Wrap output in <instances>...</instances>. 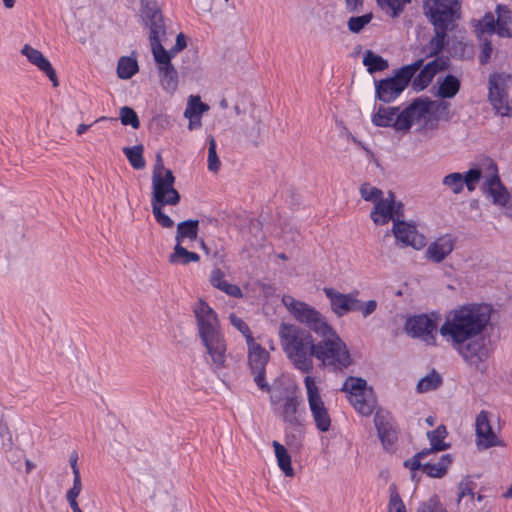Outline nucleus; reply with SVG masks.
Segmentation results:
<instances>
[{
    "mask_svg": "<svg viewBox=\"0 0 512 512\" xmlns=\"http://www.w3.org/2000/svg\"><path fill=\"white\" fill-rule=\"evenodd\" d=\"M392 232L396 240L404 246L420 250L426 245V238L417 231L416 227L402 219L395 220Z\"/></svg>",
    "mask_w": 512,
    "mask_h": 512,
    "instance_id": "18",
    "label": "nucleus"
},
{
    "mask_svg": "<svg viewBox=\"0 0 512 512\" xmlns=\"http://www.w3.org/2000/svg\"><path fill=\"white\" fill-rule=\"evenodd\" d=\"M233 111L237 116H249L254 120V106L251 95L248 92L244 91L237 94L233 106Z\"/></svg>",
    "mask_w": 512,
    "mask_h": 512,
    "instance_id": "36",
    "label": "nucleus"
},
{
    "mask_svg": "<svg viewBox=\"0 0 512 512\" xmlns=\"http://www.w3.org/2000/svg\"><path fill=\"white\" fill-rule=\"evenodd\" d=\"M461 8V0H424V14L434 28V35L427 45L429 55L439 54L448 44L447 33L456 27Z\"/></svg>",
    "mask_w": 512,
    "mask_h": 512,
    "instance_id": "2",
    "label": "nucleus"
},
{
    "mask_svg": "<svg viewBox=\"0 0 512 512\" xmlns=\"http://www.w3.org/2000/svg\"><path fill=\"white\" fill-rule=\"evenodd\" d=\"M123 153L127 157L130 165L134 169H143L145 167V160L143 158V146L136 145L133 147L123 148Z\"/></svg>",
    "mask_w": 512,
    "mask_h": 512,
    "instance_id": "40",
    "label": "nucleus"
},
{
    "mask_svg": "<svg viewBox=\"0 0 512 512\" xmlns=\"http://www.w3.org/2000/svg\"><path fill=\"white\" fill-rule=\"evenodd\" d=\"M454 245V240L450 235H443L427 247L425 258L433 263H441L452 253Z\"/></svg>",
    "mask_w": 512,
    "mask_h": 512,
    "instance_id": "24",
    "label": "nucleus"
},
{
    "mask_svg": "<svg viewBox=\"0 0 512 512\" xmlns=\"http://www.w3.org/2000/svg\"><path fill=\"white\" fill-rule=\"evenodd\" d=\"M446 436L447 430L444 425H439L435 430L427 432V437L431 445V448L428 449L430 450V454L449 448V444L444 441Z\"/></svg>",
    "mask_w": 512,
    "mask_h": 512,
    "instance_id": "33",
    "label": "nucleus"
},
{
    "mask_svg": "<svg viewBox=\"0 0 512 512\" xmlns=\"http://www.w3.org/2000/svg\"><path fill=\"white\" fill-rule=\"evenodd\" d=\"M21 54L27 58L30 64L36 66L41 72H43L52 82L54 87L58 86L56 72L50 61L41 51L33 48L29 44H25L21 49Z\"/></svg>",
    "mask_w": 512,
    "mask_h": 512,
    "instance_id": "21",
    "label": "nucleus"
},
{
    "mask_svg": "<svg viewBox=\"0 0 512 512\" xmlns=\"http://www.w3.org/2000/svg\"><path fill=\"white\" fill-rule=\"evenodd\" d=\"M381 9L390 14L391 17H398L404 10V7L411 2V0H376Z\"/></svg>",
    "mask_w": 512,
    "mask_h": 512,
    "instance_id": "42",
    "label": "nucleus"
},
{
    "mask_svg": "<svg viewBox=\"0 0 512 512\" xmlns=\"http://www.w3.org/2000/svg\"><path fill=\"white\" fill-rule=\"evenodd\" d=\"M483 192L492 198L494 205L505 208V215L512 219V201L510 202V194L503 186L496 169L493 175L488 177L483 185Z\"/></svg>",
    "mask_w": 512,
    "mask_h": 512,
    "instance_id": "17",
    "label": "nucleus"
},
{
    "mask_svg": "<svg viewBox=\"0 0 512 512\" xmlns=\"http://www.w3.org/2000/svg\"><path fill=\"white\" fill-rule=\"evenodd\" d=\"M422 60L400 68L394 77L376 82V96L379 100L389 103L396 99L406 88L411 78L421 68Z\"/></svg>",
    "mask_w": 512,
    "mask_h": 512,
    "instance_id": "7",
    "label": "nucleus"
},
{
    "mask_svg": "<svg viewBox=\"0 0 512 512\" xmlns=\"http://www.w3.org/2000/svg\"><path fill=\"white\" fill-rule=\"evenodd\" d=\"M210 282L213 287L224 291V274L219 268H215L211 272Z\"/></svg>",
    "mask_w": 512,
    "mask_h": 512,
    "instance_id": "60",
    "label": "nucleus"
},
{
    "mask_svg": "<svg viewBox=\"0 0 512 512\" xmlns=\"http://www.w3.org/2000/svg\"><path fill=\"white\" fill-rule=\"evenodd\" d=\"M175 177L168 171L164 177H152L151 204L171 205L179 203L180 195L174 188Z\"/></svg>",
    "mask_w": 512,
    "mask_h": 512,
    "instance_id": "13",
    "label": "nucleus"
},
{
    "mask_svg": "<svg viewBox=\"0 0 512 512\" xmlns=\"http://www.w3.org/2000/svg\"><path fill=\"white\" fill-rule=\"evenodd\" d=\"M512 76L507 73H492L488 78V101L497 115H512V99L508 94Z\"/></svg>",
    "mask_w": 512,
    "mask_h": 512,
    "instance_id": "9",
    "label": "nucleus"
},
{
    "mask_svg": "<svg viewBox=\"0 0 512 512\" xmlns=\"http://www.w3.org/2000/svg\"><path fill=\"white\" fill-rule=\"evenodd\" d=\"M474 32L478 39L487 34L496 33V18L491 12H487L480 20L474 25Z\"/></svg>",
    "mask_w": 512,
    "mask_h": 512,
    "instance_id": "38",
    "label": "nucleus"
},
{
    "mask_svg": "<svg viewBox=\"0 0 512 512\" xmlns=\"http://www.w3.org/2000/svg\"><path fill=\"white\" fill-rule=\"evenodd\" d=\"M318 336L321 339L315 342L313 357L319 360L323 366L343 369L351 365V356L345 342L331 326Z\"/></svg>",
    "mask_w": 512,
    "mask_h": 512,
    "instance_id": "6",
    "label": "nucleus"
},
{
    "mask_svg": "<svg viewBox=\"0 0 512 512\" xmlns=\"http://www.w3.org/2000/svg\"><path fill=\"white\" fill-rule=\"evenodd\" d=\"M413 124L418 125L419 131L437 128V119L430 116L425 100H415L408 107L400 110V119L396 122V130L406 133Z\"/></svg>",
    "mask_w": 512,
    "mask_h": 512,
    "instance_id": "10",
    "label": "nucleus"
},
{
    "mask_svg": "<svg viewBox=\"0 0 512 512\" xmlns=\"http://www.w3.org/2000/svg\"><path fill=\"white\" fill-rule=\"evenodd\" d=\"M442 184L450 189L454 194H459L463 191V174L454 172L446 175L442 179Z\"/></svg>",
    "mask_w": 512,
    "mask_h": 512,
    "instance_id": "46",
    "label": "nucleus"
},
{
    "mask_svg": "<svg viewBox=\"0 0 512 512\" xmlns=\"http://www.w3.org/2000/svg\"><path fill=\"white\" fill-rule=\"evenodd\" d=\"M278 336L280 345L290 362L300 371L308 373L313 369L315 340L309 331L296 324L282 322Z\"/></svg>",
    "mask_w": 512,
    "mask_h": 512,
    "instance_id": "4",
    "label": "nucleus"
},
{
    "mask_svg": "<svg viewBox=\"0 0 512 512\" xmlns=\"http://www.w3.org/2000/svg\"><path fill=\"white\" fill-rule=\"evenodd\" d=\"M81 490H82V483H81L80 475H77V473H75L74 479H73V486L71 489L68 490L67 495H66L67 500H76L77 497L79 496Z\"/></svg>",
    "mask_w": 512,
    "mask_h": 512,
    "instance_id": "59",
    "label": "nucleus"
},
{
    "mask_svg": "<svg viewBox=\"0 0 512 512\" xmlns=\"http://www.w3.org/2000/svg\"><path fill=\"white\" fill-rule=\"evenodd\" d=\"M449 60L447 58H436L426 64L419 74L413 80V87L417 91L425 89L433 80L434 76L448 67Z\"/></svg>",
    "mask_w": 512,
    "mask_h": 512,
    "instance_id": "23",
    "label": "nucleus"
},
{
    "mask_svg": "<svg viewBox=\"0 0 512 512\" xmlns=\"http://www.w3.org/2000/svg\"><path fill=\"white\" fill-rule=\"evenodd\" d=\"M249 350V364L254 374V381L262 391L268 392L270 387L265 381V366L269 359V353L260 344L253 340L247 343Z\"/></svg>",
    "mask_w": 512,
    "mask_h": 512,
    "instance_id": "16",
    "label": "nucleus"
},
{
    "mask_svg": "<svg viewBox=\"0 0 512 512\" xmlns=\"http://www.w3.org/2000/svg\"><path fill=\"white\" fill-rule=\"evenodd\" d=\"M372 17L371 13L351 17L347 23L349 30L353 33H359L368 23H370Z\"/></svg>",
    "mask_w": 512,
    "mask_h": 512,
    "instance_id": "51",
    "label": "nucleus"
},
{
    "mask_svg": "<svg viewBox=\"0 0 512 512\" xmlns=\"http://www.w3.org/2000/svg\"><path fill=\"white\" fill-rule=\"evenodd\" d=\"M357 307H359V308L356 309V311L361 312L363 317L366 318L367 316H369L376 310L377 302L375 300H369L368 302L363 303L358 299Z\"/></svg>",
    "mask_w": 512,
    "mask_h": 512,
    "instance_id": "61",
    "label": "nucleus"
},
{
    "mask_svg": "<svg viewBox=\"0 0 512 512\" xmlns=\"http://www.w3.org/2000/svg\"><path fill=\"white\" fill-rule=\"evenodd\" d=\"M220 168V161L216 153V143L213 138L210 139L208 149V169L217 172Z\"/></svg>",
    "mask_w": 512,
    "mask_h": 512,
    "instance_id": "56",
    "label": "nucleus"
},
{
    "mask_svg": "<svg viewBox=\"0 0 512 512\" xmlns=\"http://www.w3.org/2000/svg\"><path fill=\"white\" fill-rule=\"evenodd\" d=\"M490 321L486 307L465 305L446 314L439 333L466 365L480 370L490 356L483 332Z\"/></svg>",
    "mask_w": 512,
    "mask_h": 512,
    "instance_id": "1",
    "label": "nucleus"
},
{
    "mask_svg": "<svg viewBox=\"0 0 512 512\" xmlns=\"http://www.w3.org/2000/svg\"><path fill=\"white\" fill-rule=\"evenodd\" d=\"M442 383L441 376L433 371L430 374L423 377L417 384V391L419 393H425L437 389Z\"/></svg>",
    "mask_w": 512,
    "mask_h": 512,
    "instance_id": "43",
    "label": "nucleus"
},
{
    "mask_svg": "<svg viewBox=\"0 0 512 512\" xmlns=\"http://www.w3.org/2000/svg\"><path fill=\"white\" fill-rule=\"evenodd\" d=\"M378 436L385 449H389L397 440V432L388 413L377 412L374 417Z\"/></svg>",
    "mask_w": 512,
    "mask_h": 512,
    "instance_id": "25",
    "label": "nucleus"
},
{
    "mask_svg": "<svg viewBox=\"0 0 512 512\" xmlns=\"http://www.w3.org/2000/svg\"><path fill=\"white\" fill-rule=\"evenodd\" d=\"M186 47V39L182 33L177 35L175 46L171 49L174 55Z\"/></svg>",
    "mask_w": 512,
    "mask_h": 512,
    "instance_id": "64",
    "label": "nucleus"
},
{
    "mask_svg": "<svg viewBox=\"0 0 512 512\" xmlns=\"http://www.w3.org/2000/svg\"><path fill=\"white\" fill-rule=\"evenodd\" d=\"M390 499L388 512H406L405 505L403 504L395 486H391L390 489Z\"/></svg>",
    "mask_w": 512,
    "mask_h": 512,
    "instance_id": "54",
    "label": "nucleus"
},
{
    "mask_svg": "<svg viewBox=\"0 0 512 512\" xmlns=\"http://www.w3.org/2000/svg\"><path fill=\"white\" fill-rule=\"evenodd\" d=\"M170 171L169 169L164 168L163 160L160 154H157L156 164L154 166L152 177H164L166 173Z\"/></svg>",
    "mask_w": 512,
    "mask_h": 512,
    "instance_id": "62",
    "label": "nucleus"
},
{
    "mask_svg": "<svg viewBox=\"0 0 512 512\" xmlns=\"http://www.w3.org/2000/svg\"><path fill=\"white\" fill-rule=\"evenodd\" d=\"M226 295H229V296L235 297V298L243 297L242 290L239 286L234 285V284H228V283H226Z\"/></svg>",
    "mask_w": 512,
    "mask_h": 512,
    "instance_id": "63",
    "label": "nucleus"
},
{
    "mask_svg": "<svg viewBox=\"0 0 512 512\" xmlns=\"http://www.w3.org/2000/svg\"><path fill=\"white\" fill-rule=\"evenodd\" d=\"M451 53L454 57H458L462 60H470L473 58V45L465 41L453 42L451 47Z\"/></svg>",
    "mask_w": 512,
    "mask_h": 512,
    "instance_id": "44",
    "label": "nucleus"
},
{
    "mask_svg": "<svg viewBox=\"0 0 512 512\" xmlns=\"http://www.w3.org/2000/svg\"><path fill=\"white\" fill-rule=\"evenodd\" d=\"M475 483L470 480L469 478H466L465 480L461 481L458 485V499L457 503L460 505L466 498H469L470 501L474 500V488Z\"/></svg>",
    "mask_w": 512,
    "mask_h": 512,
    "instance_id": "47",
    "label": "nucleus"
},
{
    "mask_svg": "<svg viewBox=\"0 0 512 512\" xmlns=\"http://www.w3.org/2000/svg\"><path fill=\"white\" fill-rule=\"evenodd\" d=\"M272 446L274 448L275 457L280 470L286 477H293L295 472L291 464V456L289 455L286 447L278 441H273Z\"/></svg>",
    "mask_w": 512,
    "mask_h": 512,
    "instance_id": "30",
    "label": "nucleus"
},
{
    "mask_svg": "<svg viewBox=\"0 0 512 512\" xmlns=\"http://www.w3.org/2000/svg\"><path fill=\"white\" fill-rule=\"evenodd\" d=\"M405 329L409 335L420 338L428 345L436 344L437 320L428 315H418L407 320Z\"/></svg>",
    "mask_w": 512,
    "mask_h": 512,
    "instance_id": "15",
    "label": "nucleus"
},
{
    "mask_svg": "<svg viewBox=\"0 0 512 512\" xmlns=\"http://www.w3.org/2000/svg\"><path fill=\"white\" fill-rule=\"evenodd\" d=\"M425 104L429 108V114L432 117H435L437 121L439 119H449L450 112L449 106L450 104L444 100H434V101H426Z\"/></svg>",
    "mask_w": 512,
    "mask_h": 512,
    "instance_id": "41",
    "label": "nucleus"
},
{
    "mask_svg": "<svg viewBox=\"0 0 512 512\" xmlns=\"http://www.w3.org/2000/svg\"><path fill=\"white\" fill-rule=\"evenodd\" d=\"M492 52H493L492 42L488 39H485L481 44V53L479 55L480 64L486 65L487 63H489Z\"/></svg>",
    "mask_w": 512,
    "mask_h": 512,
    "instance_id": "58",
    "label": "nucleus"
},
{
    "mask_svg": "<svg viewBox=\"0 0 512 512\" xmlns=\"http://www.w3.org/2000/svg\"><path fill=\"white\" fill-rule=\"evenodd\" d=\"M151 206L155 220L159 225L164 228H172L174 226V221L163 212V207L165 205L151 204Z\"/></svg>",
    "mask_w": 512,
    "mask_h": 512,
    "instance_id": "50",
    "label": "nucleus"
},
{
    "mask_svg": "<svg viewBox=\"0 0 512 512\" xmlns=\"http://www.w3.org/2000/svg\"><path fill=\"white\" fill-rule=\"evenodd\" d=\"M159 77L163 89L169 93H173L178 86V73L173 65L160 66Z\"/></svg>",
    "mask_w": 512,
    "mask_h": 512,
    "instance_id": "34",
    "label": "nucleus"
},
{
    "mask_svg": "<svg viewBox=\"0 0 512 512\" xmlns=\"http://www.w3.org/2000/svg\"><path fill=\"white\" fill-rule=\"evenodd\" d=\"M199 255L195 252L188 251L187 245L176 244L173 253L169 257L172 264L186 265L191 262H198Z\"/></svg>",
    "mask_w": 512,
    "mask_h": 512,
    "instance_id": "35",
    "label": "nucleus"
},
{
    "mask_svg": "<svg viewBox=\"0 0 512 512\" xmlns=\"http://www.w3.org/2000/svg\"><path fill=\"white\" fill-rule=\"evenodd\" d=\"M363 64L367 67L370 73L383 71L388 68V62L381 56L368 50L364 54Z\"/></svg>",
    "mask_w": 512,
    "mask_h": 512,
    "instance_id": "39",
    "label": "nucleus"
},
{
    "mask_svg": "<svg viewBox=\"0 0 512 512\" xmlns=\"http://www.w3.org/2000/svg\"><path fill=\"white\" fill-rule=\"evenodd\" d=\"M282 303L297 322L304 324L317 335L330 326L318 310L305 302L296 300L290 295H284Z\"/></svg>",
    "mask_w": 512,
    "mask_h": 512,
    "instance_id": "8",
    "label": "nucleus"
},
{
    "mask_svg": "<svg viewBox=\"0 0 512 512\" xmlns=\"http://www.w3.org/2000/svg\"><path fill=\"white\" fill-rule=\"evenodd\" d=\"M304 385L306 388L309 409L317 429L321 432L329 431L331 427V417L321 397L320 390L316 385L314 377L309 375L306 376L304 379Z\"/></svg>",
    "mask_w": 512,
    "mask_h": 512,
    "instance_id": "12",
    "label": "nucleus"
},
{
    "mask_svg": "<svg viewBox=\"0 0 512 512\" xmlns=\"http://www.w3.org/2000/svg\"><path fill=\"white\" fill-rule=\"evenodd\" d=\"M208 110V106L201 102L199 96H190L184 116L189 119L188 128L190 130L196 129L201 126V115Z\"/></svg>",
    "mask_w": 512,
    "mask_h": 512,
    "instance_id": "28",
    "label": "nucleus"
},
{
    "mask_svg": "<svg viewBox=\"0 0 512 512\" xmlns=\"http://www.w3.org/2000/svg\"><path fill=\"white\" fill-rule=\"evenodd\" d=\"M302 428H291L292 432H286L285 441L286 444L290 447H294L296 449L300 448L302 445ZM289 428L286 427V430Z\"/></svg>",
    "mask_w": 512,
    "mask_h": 512,
    "instance_id": "57",
    "label": "nucleus"
},
{
    "mask_svg": "<svg viewBox=\"0 0 512 512\" xmlns=\"http://www.w3.org/2000/svg\"><path fill=\"white\" fill-rule=\"evenodd\" d=\"M120 119L121 123L125 126L130 125L134 129H137L140 126L137 113L128 106H124L120 109Z\"/></svg>",
    "mask_w": 512,
    "mask_h": 512,
    "instance_id": "49",
    "label": "nucleus"
},
{
    "mask_svg": "<svg viewBox=\"0 0 512 512\" xmlns=\"http://www.w3.org/2000/svg\"><path fill=\"white\" fill-rule=\"evenodd\" d=\"M461 82L454 75H446L438 79L437 95L443 99L453 98L460 90Z\"/></svg>",
    "mask_w": 512,
    "mask_h": 512,
    "instance_id": "31",
    "label": "nucleus"
},
{
    "mask_svg": "<svg viewBox=\"0 0 512 512\" xmlns=\"http://www.w3.org/2000/svg\"><path fill=\"white\" fill-rule=\"evenodd\" d=\"M477 445L482 449L501 445V441L491 428L488 414L481 411L476 418Z\"/></svg>",
    "mask_w": 512,
    "mask_h": 512,
    "instance_id": "22",
    "label": "nucleus"
},
{
    "mask_svg": "<svg viewBox=\"0 0 512 512\" xmlns=\"http://www.w3.org/2000/svg\"><path fill=\"white\" fill-rule=\"evenodd\" d=\"M496 34L501 38H512V11L503 4H498L495 9Z\"/></svg>",
    "mask_w": 512,
    "mask_h": 512,
    "instance_id": "26",
    "label": "nucleus"
},
{
    "mask_svg": "<svg viewBox=\"0 0 512 512\" xmlns=\"http://www.w3.org/2000/svg\"><path fill=\"white\" fill-rule=\"evenodd\" d=\"M141 17L150 30L149 40L154 60L159 67L172 65L171 59L175 55L172 50H166L161 43L166 31L157 3L153 0H141Z\"/></svg>",
    "mask_w": 512,
    "mask_h": 512,
    "instance_id": "5",
    "label": "nucleus"
},
{
    "mask_svg": "<svg viewBox=\"0 0 512 512\" xmlns=\"http://www.w3.org/2000/svg\"><path fill=\"white\" fill-rule=\"evenodd\" d=\"M370 217L376 225H385L390 220L394 224L395 220L404 217L403 204L397 202L394 194L389 192L387 197H383L374 204Z\"/></svg>",
    "mask_w": 512,
    "mask_h": 512,
    "instance_id": "14",
    "label": "nucleus"
},
{
    "mask_svg": "<svg viewBox=\"0 0 512 512\" xmlns=\"http://www.w3.org/2000/svg\"><path fill=\"white\" fill-rule=\"evenodd\" d=\"M198 335L215 370L224 367V337L216 312L206 301L199 298L193 306Z\"/></svg>",
    "mask_w": 512,
    "mask_h": 512,
    "instance_id": "3",
    "label": "nucleus"
},
{
    "mask_svg": "<svg viewBox=\"0 0 512 512\" xmlns=\"http://www.w3.org/2000/svg\"><path fill=\"white\" fill-rule=\"evenodd\" d=\"M229 320L231 325L246 338L247 343L253 340L250 328L243 319L236 316L234 313H231L229 316Z\"/></svg>",
    "mask_w": 512,
    "mask_h": 512,
    "instance_id": "52",
    "label": "nucleus"
},
{
    "mask_svg": "<svg viewBox=\"0 0 512 512\" xmlns=\"http://www.w3.org/2000/svg\"><path fill=\"white\" fill-rule=\"evenodd\" d=\"M360 194L365 201L373 202L374 204L384 197L382 190L369 183L361 185Z\"/></svg>",
    "mask_w": 512,
    "mask_h": 512,
    "instance_id": "48",
    "label": "nucleus"
},
{
    "mask_svg": "<svg viewBox=\"0 0 512 512\" xmlns=\"http://www.w3.org/2000/svg\"><path fill=\"white\" fill-rule=\"evenodd\" d=\"M326 297L330 300L332 311L342 317L349 312H355L358 305L356 293H340L333 288H324Z\"/></svg>",
    "mask_w": 512,
    "mask_h": 512,
    "instance_id": "19",
    "label": "nucleus"
},
{
    "mask_svg": "<svg viewBox=\"0 0 512 512\" xmlns=\"http://www.w3.org/2000/svg\"><path fill=\"white\" fill-rule=\"evenodd\" d=\"M138 72L137 60L130 56H123L118 60L117 75L120 79H130Z\"/></svg>",
    "mask_w": 512,
    "mask_h": 512,
    "instance_id": "37",
    "label": "nucleus"
},
{
    "mask_svg": "<svg viewBox=\"0 0 512 512\" xmlns=\"http://www.w3.org/2000/svg\"><path fill=\"white\" fill-rule=\"evenodd\" d=\"M342 391L348 394L351 405L363 416L373 413L376 400L372 388L362 378L348 377L343 385Z\"/></svg>",
    "mask_w": 512,
    "mask_h": 512,
    "instance_id": "11",
    "label": "nucleus"
},
{
    "mask_svg": "<svg viewBox=\"0 0 512 512\" xmlns=\"http://www.w3.org/2000/svg\"><path fill=\"white\" fill-rule=\"evenodd\" d=\"M198 226V220H186L180 222L177 225L175 236L176 244L187 245V247H190V243H193L198 239Z\"/></svg>",
    "mask_w": 512,
    "mask_h": 512,
    "instance_id": "27",
    "label": "nucleus"
},
{
    "mask_svg": "<svg viewBox=\"0 0 512 512\" xmlns=\"http://www.w3.org/2000/svg\"><path fill=\"white\" fill-rule=\"evenodd\" d=\"M300 399L294 395H287L279 408V415L287 428H301L304 423L303 412L299 409Z\"/></svg>",
    "mask_w": 512,
    "mask_h": 512,
    "instance_id": "20",
    "label": "nucleus"
},
{
    "mask_svg": "<svg viewBox=\"0 0 512 512\" xmlns=\"http://www.w3.org/2000/svg\"><path fill=\"white\" fill-rule=\"evenodd\" d=\"M430 454V450H422L421 452L414 455L411 459L405 461L404 465L405 467L409 468L412 472L421 469L423 471V464L425 462H422L426 456Z\"/></svg>",
    "mask_w": 512,
    "mask_h": 512,
    "instance_id": "55",
    "label": "nucleus"
},
{
    "mask_svg": "<svg viewBox=\"0 0 512 512\" xmlns=\"http://www.w3.org/2000/svg\"><path fill=\"white\" fill-rule=\"evenodd\" d=\"M481 178L482 172L479 169H470L463 174V186L466 185L468 191L472 192Z\"/></svg>",
    "mask_w": 512,
    "mask_h": 512,
    "instance_id": "53",
    "label": "nucleus"
},
{
    "mask_svg": "<svg viewBox=\"0 0 512 512\" xmlns=\"http://www.w3.org/2000/svg\"><path fill=\"white\" fill-rule=\"evenodd\" d=\"M452 463L450 454L442 455L440 460L435 463L425 462L423 464V472L429 477L442 478Z\"/></svg>",
    "mask_w": 512,
    "mask_h": 512,
    "instance_id": "32",
    "label": "nucleus"
},
{
    "mask_svg": "<svg viewBox=\"0 0 512 512\" xmlns=\"http://www.w3.org/2000/svg\"><path fill=\"white\" fill-rule=\"evenodd\" d=\"M400 119V108L382 107L372 116V122L378 127H393L396 130V122Z\"/></svg>",
    "mask_w": 512,
    "mask_h": 512,
    "instance_id": "29",
    "label": "nucleus"
},
{
    "mask_svg": "<svg viewBox=\"0 0 512 512\" xmlns=\"http://www.w3.org/2000/svg\"><path fill=\"white\" fill-rule=\"evenodd\" d=\"M416 512H448L437 495L420 502Z\"/></svg>",
    "mask_w": 512,
    "mask_h": 512,
    "instance_id": "45",
    "label": "nucleus"
}]
</instances>
